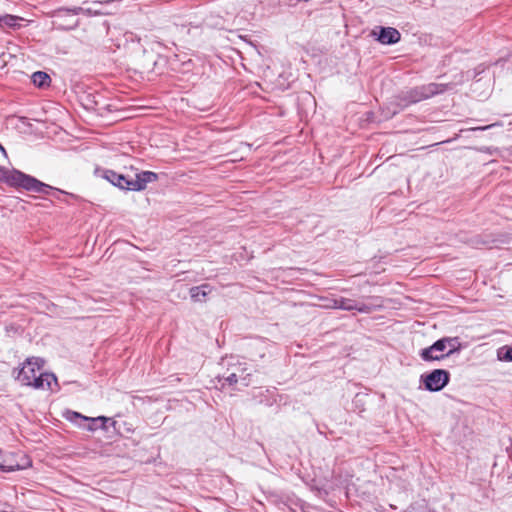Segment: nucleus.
Instances as JSON below:
<instances>
[{
  "instance_id": "f257e3e1",
  "label": "nucleus",
  "mask_w": 512,
  "mask_h": 512,
  "mask_svg": "<svg viewBox=\"0 0 512 512\" xmlns=\"http://www.w3.org/2000/svg\"><path fill=\"white\" fill-rule=\"evenodd\" d=\"M452 87V83H428L401 91L391 102V106L393 108L392 115L398 114L413 104H417L423 100L442 94L447 90L452 89Z\"/></svg>"
},
{
  "instance_id": "f03ea898",
  "label": "nucleus",
  "mask_w": 512,
  "mask_h": 512,
  "mask_svg": "<svg viewBox=\"0 0 512 512\" xmlns=\"http://www.w3.org/2000/svg\"><path fill=\"white\" fill-rule=\"evenodd\" d=\"M0 182L17 190H25L33 193H48L49 190L52 189L49 184L29 174L15 168L7 169L3 166H0Z\"/></svg>"
},
{
  "instance_id": "7ed1b4c3",
  "label": "nucleus",
  "mask_w": 512,
  "mask_h": 512,
  "mask_svg": "<svg viewBox=\"0 0 512 512\" xmlns=\"http://www.w3.org/2000/svg\"><path fill=\"white\" fill-rule=\"evenodd\" d=\"M450 381V373L444 369H434L420 376V382L429 392H438L444 389Z\"/></svg>"
},
{
  "instance_id": "20e7f679",
  "label": "nucleus",
  "mask_w": 512,
  "mask_h": 512,
  "mask_svg": "<svg viewBox=\"0 0 512 512\" xmlns=\"http://www.w3.org/2000/svg\"><path fill=\"white\" fill-rule=\"evenodd\" d=\"M95 176L107 180L113 186L124 191H132V178L127 175L118 173L114 170L96 167L94 170Z\"/></svg>"
},
{
  "instance_id": "39448f33",
  "label": "nucleus",
  "mask_w": 512,
  "mask_h": 512,
  "mask_svg": "<svg viewBox=\"0 0 512 512\" xmlns=\"http://www.w3.org/2000/svg\"><path fill=\"white\" fill-rule=\"evenodd\" d=\"M43 365V360L40 358H28L19 369L16 380L24 386L31 385V381L36 375V370H40Z\"/></svg>"
},
{
  "instance_id": "423d86ee",
  "label": "nucleus",
  "mask_w": 512,
  "mask_h": 512,
  "mask_svg": "<svg viewBox=\"0 0 512 512\" xmlns=\"http://www.w3.org/2000/svg\"><path fill=\"white\" fill-rule=\"evenodd\" d=\"M31 466L30 458L23 453H11L0 461V471L14 472Z\"/></svg>"
},
{
  "instance_id": "0eeeda50",
  "label": "nucleus",
  "mask_w": 512,
  "mask_h": 512,
  "mask_svg": "<svg viewBox=\"0 0 512 512\" xmlns=\"http://www.w3.org/2000/svg\"><path fill=\"white\" fill-rule=\"evenodd\" d=\"M102 2L94 1L89 7H74V8H60L56 10V17L63 18L65 16H77L85 14L87 16L102 15L104 12L101 10Z\"/></svg>"
},
{
  "instance_id": "6e6552de",
  "label": "nucleus",
  "mask_w": 512,
  "mask_h": 512,
  "mask_svg": "<svg viewBox=\"0 0 512 512\" xmlns=\"http://www.w3.org/2000/svg\"><path fill=\"white\" fill-rule=\"evenodd\" d=\"M450 342L446 339H438L429 347L422 349L419 353L421 359L425 362L441 361L445 359L446 343Z\"/></svg>"
},
{
  "instance_id": "1a4fd4ad",
  "label": "nucleus",
  "mask_w": 512,
  "mask_h": 512,
  "mask_svg": "<svg viewBox=\"0 0 512 512\" xmlns=\"http://www.w3.org/2000/svg\"><path fill=\"white\" fill-rule=\"evenodd\" d=\"M371 36L383 45H393L401 39L400 32L393 27H376L371 31Z\"/></svg>"
},
{
  "instance_id": "9d476101",
  "label": "nucleus",
  "mask_w": 512,
  "mask_h": 512,
  "mask_svg": "<svg viewBox=\"0 0 512 512\" xmlns=\"http://www.w3.org/2000/svg\"><path fill=\"white\" fill-rule=\"evenodd\" d=\"M66 418L73 423H76V419H80L81 421L84 422H99V428H101L104 431H109V426H115L116 424V422L113 419L108 418L106 416H98L92 418L84 416L81 413L75 411H67Z\"/></svg>"
},
{
  "instance_id": "9b49d317",
  "label": "nucleus",
  "mask_w": 512,
  "mask_h": 512,
  "mask_svg": "<svg viewBox=\"0 0 512 512\" xmlns=\"http://www.w3.org/2000/svg\"><path fill=\"white\" fill-rule=\"evenodd\" d=\"M333 308L341 309L344 311L356 310L360 313H369L371 311L370 306L344 297L333 299Z\"/></svg>"
},
{
  "instance_id": "f8f14e48",
  "label": "nucleus",
  "mask_w": 512,
  "mask_h": 512,
  "mask_svg": "<svg viewBox=\"0 0 512 512\" xmlns=\"http://www.w3.org/2000/svg\"><path fill=\"white\" fill-rule=\"evenodd\" d=\"M223 364L226 365L229 370L235 371L237 374H241L240 380L244 386L249 385L248 377L251 375V373L248 372V367L245 362H241L238 357L231 356L224 359Z\"/></svg>"
},
{
  "instance_id": "ddd939ff",
  "label": "nucleus",
  "mask_w": 512,
  "mask_h": 512,
  "mask_svg": "<svg viewBox=\"0 0 512 512\" xmlns=\"http://www.w3.org/2000/svg\"><path fill=\"white\" fill-rule=\"evenodd\" d=\"M52 384H54L57 390H59L57 377L53 373L44 372L34 376L30 387H33L34 389H49L54 391Z\"/></svg>"
},
{
  "instance_id": "4468645a",
  "label": "nucleus",
  "mask_w": 512,
  "mask_h": 512,
  "mask_svg": "<svg viewBox=\"0 0 512 512\" xmlns=\"http://www.w3.org/2000/svg\"><path fill=\"white\" fill-rule=\"evenodd\" d=\"M159 175L152 171H141L136 173L135 179L132 178V191H143L146 189L147 184L156 182Z\"/></svg>"
},
{
  "instance_id": "2eb2a0df",
  "label": "nucleus",
  "mask_w": 512,
  "mask_h": 512,
  "mask_svg": "<svg viewBox=\"0 0 512 512\" xmlns=\"http://www.w3.org/2000/svg\"><path fill=\"white\" fill-rule=\"evenodd\" d=\"M212 292V287L205 283L199 286H193L189 290L190 297L194 302H205L206 297Z\"/></svg>"
},
{
  "instance_id": "dca6fc26",
  "label": "nucleus",
  "mask_w": 512,
  "mask_h": 512,
  "mask_svg": "<svg viewBox=\"0 0 512 512\" xmlns=\"http://www.w3.org/2000/svg\"><path fill=\"white\" fill-rule=\"evenodd\" d=\"M22 20H23L22 17L11 15V14L0 15V28H2V29L9 28V29H13V30L19 29L21 26L20 21H22Z\"/></svg>"
},
{
  "instance_id": "f3484780",
  "label": "nucleus",
  "mask_w": 512,
  "mask_h": 512,
  "mask_svg": "<svg viewBox=\"0 0 512 512\" xmlns=\"http://www.w3.org/2000/svg\"><path fill=\"white\" fill-rule=\"evenodd\" d=\"M241 374L235 373V371L229 370V368L226 366V371L217 376L218 382L221 384L222 387L228 385L232 386L240 380Z\"/></svg>"
},
{
  "instance_id": "a211bd4d",
  "label": "nucleus",
  "mask_w": 512,
  "mask_h": 512,
  "mask_svg": "<svg viewBox=\"0 0 512 512\" xmlns=\"http://www.w3.org/2000/svg\"><path fill=\"white\" fill-rule=\"evenodd\" d=\"M32 82L38 88H45L50 86L51 78L43 71H36L32 74Z\"/></svg>"
},
{
  "instance_id": "6ab92c4d",
  "label": "nucleus",
  "mask_w": 512,
  "mask_h": 512,
  "mask_svg": "<svg viewBox=\"0 0 512 512\" xmlns=\"http://www.w3.org/2000/svg\"><path fill=\"white\" fill-rule=\"evenodd\" d=\"M442 339L449 340L450 342L446 343V348L448 351L445 354V358L453 355L454 353H459L462 346L458 337H443Z\"/></svg>"
},
{
  "instance_id": "aec40b11",
  "label": "nucleus",
  "mask_w": 512,
  "mask_h": 512,
  "mask_svg": "<svg viewBox=\"0 0 512 512\" xmlns=\"http://www.w3.org/2000/svg\"><path fill=\"white\" fill-rule=\"evenodd\" d=\"M497 358L503 362H512V346L504 345L498 348Z\"/></svg>"
},
{
  "instance_id": "412c9836",
  "label": "nucleus",
  "mask_w": 512,
  "mask_h": 512,
  "mask_svg": "<svg viewBox=\"0 0 512 512\" xmlns=\"http://www.w3.org/2000/svg\"><path fill=\"white\" fill-rule=\"evenodd\" d=\"M54 17L56 18L57 21L66 20V22H67L66 24L59 23V26H61L64 29H74L79 24V21H78V19L75 18V16L74 17L65 16V17L59 19L56 17V12H55Z\"/></svg>"
},
{
  "instance_id": "4be33fe9",
  "label": "nucleus",
  "mask_w": 512,
  "mask_h": 512,
  "mask_svg": "<svg viewBox=\"0 0 512 512\" xmlns=\"http://www.w3.org/2000/svg\"><path fill=\"white\" fill-rule=\"evenodd\" d=\"M52 189L49 190L48 193H44L45 195H49V194H52V196L57 199V200H62L61 196L62 195H69V193L65 192V191H62L60 189H57V188H54L52 186H50ZM71 197H75L74 194H70Z\"/></svg>"
},
{
  "instance_id": "5701e85b",
  "label": "nucleus",
  "mask_w": 512,
  "mask_h": 512,
  "mask_svg": "<svg viewBox=\"0 0 512 512\" xmlns=\"http://www.w3.org/2000/svg\"><path fill=\"white\" fill-rule=\"evenodd\" d=\"M52 189L49 190L48 193H44L45 195H49V194H52V196L57 199V200H62L61 196L62 195H69V193L65 192V191H62L60 189H57V188H54L52 186H50ZM71 197H75L74 194H70Z\"/></svg>"
},
{
  "instance_id": "b1692460",
  "label": "nucleus",
  "mask_w": 512,
  "mask_h": 512,
  "mask_svg": "<svg viewBox=\"0 0 512 512\" xmlns=\"http://www.w3.org/2000/svg\"><path fill=\"white\" fill-rule=\"evenodd\" d=\"M263 397H264V392L260 391L258 395H253V400L257 404H265L266 406H272L273 405L275 400H273V401H270L269 399L264 400Z\"/></svg>"
},
{
  "instance_id": "393cba45",
  "label": "nucleus",
  "mask_w": 512,
  "mask_h": 512,
  "mask_svg": "<svg viewBox=\"0 0 512 512\" xmlns=\"http://www.w3.org/2000/svg\"><path fill=\"white\" fill-rule=\"evenodd\" d=\"M76 424L80 427H82V424L78 423V421L76 420ZM83 428H85L86 430L90 431V432H94L96 431L97 429H99V422H89L87 426H83Z\"/></svg>"
},
{
  "instance_id": "a878e982",
  "label": "nucleus",
  "mask_w": 512,
  "mask_h": 512,
  "mask_svg": "<svg viewBox=\"0 0 512 512\" xmlns=\"http://www.w3.org/2000/svg\"><path fill=\"white\" fill-rule=\"evenodd\" d=\"M496 124H492V125H487V126H483V127H476V128H473L472 130L473 131H477V130H481V131H484V130H487L493 126H495Z\"/></svg>"
},
{
  "instance_id": "bb28decb",
  "label": "nucleus",
  "mask_w": 512,
  "mask_h": 512,
  "mask_svg": "<svg viewBox=\"0 0 512 512\" xmlns=\"http://www.w3.org/2000/svg\"><path fill=\"white\" fill-rule=\"evenodd\" d=\"M95 98H96V96H93V100H92V102L94 103L95 107H91V108L94 109V110H100L101 108H98L99 103H98L97 100H95Z\"/></svg>"
},
{
  "instance_id": "cd10ccee",
  "label": "nucleus",
  "mask_w": 512,
  "mask_h": 512,
  "mask_svg": "<svg viewBox=\"0 0 512 512\" xmlns=\"http://www.w3.org/2000/svg\"><path fill=\"white\" fill-rule=\"evenodd\" d=\"M257 349H258V350H259V352H260V353H259V357H260V358L264 357V356H265V352H264V351H262V349H261V348H257Z\"/></svg>"
}]
</instances>
